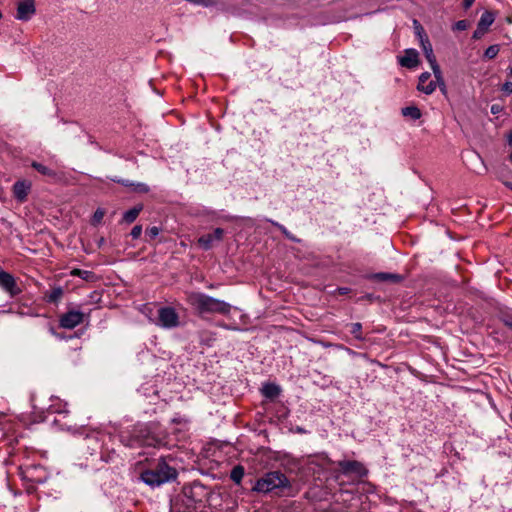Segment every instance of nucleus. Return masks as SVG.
<instances>
[{
	"mask_svg": "<svg viewBox=\"0 0 512 512\" xmlns=\"http://www.w3.org/2000/svg\"><path fill=\"white\" fill-rule=\"evenodd\" d=\"M187 300L199 314L216 313L228 315L232 309L229 303L200 292L190 293Z\"/></svg>",
	"mask_w": 512,
	"mask_h": 512,
	"instance_id": "f257e3e1",
	"label": "nucleus"
},
{
	"mask_svg": "<svg viewBox=\"0 0 512 512\" xmlns=\"http://www.w3.org/2000/svg\"><path fill=\"white\" fill-rule=\"evenodd\" d=\"M176 477V469L170 466L164 459H160L155 465L140 474V479L152 488L171 482Z\"/></svg>",
	"mask_w": 512,
	"mask_h": 512,
	"instance_id": "f03ea898",
	"label": "nucleus"
},
{
	"mask_svg": "<svg viewBox=\"0 0 512 512\" xmlns=\"http://www.w3.org/2000/svg\"><path fill=\"white\" fill-rule=\"evenodd\" d=\"M290 486V482L286 475L279 471L266 473L257 480L254 490L261 493H271L277 490H283Z\"/></svg>",
	"mask_w": 512,
	"mask_h": 512,
	"instance_id": "7ed1b4c3",
	"label": "nucleus"
},
{
	"mask_svg": "<svg viewBox=\"0 0 512 512\" xmlns=\"http://www.w3.org/2000/svg\"><path fill=\"white\" fill-rule=\"evenodd\" d=\"M420 46L423 50V53L425 55V58L430 64V67L433 71L435 79L439 82V87L442 91L446 90V86L444 83L443 75L440 69V66L437 63L436 57L433 52L432 45L430 43V40L428 37H422V42H420Z\"/></svg>",
	"mask_w": 512,
	"mask_h": 512,
	"instance_id": "20e7f679",
	"label": "nucleus"
},
{
	"mask_svg": "<svg viewBox=\"0 0 512 512\" xmlns=\"http://www.w3.org/2000/svg\"><path fill=\"white\" fill-rule=\"evenodd\" d=\"M337 466L341 473L348 477L362 478L368 473L365 466L356 460H341L337 462Z\"/></svg>",
	"mask_w": 512,
	"mask_h": 512,
	"instance_id": "39448f33",
	"label": "nucleus"
},
{
	"mask_svg": "<svg viewBox=\"0 0 512 512\" xmlns=\"http://www.w3.org/2000/svg\"><path fill=\"white\" fill-rule=\"evenodd\" d=\"M156 324L165 329H172L179 325V316L172 307H161L158 310V321Z\"/></svg>",
	"mask_w": 512,
	"mask_h": 512,
	"instance_id": "423d86ee",
	"label": "nucleus"
},
{
	"mask_svg": "<svg viewBox=\"0 0 512 512\" xmlns=\"http://www.w3.org/2000/svg\"><path fill=\"white\" fill-rule=\"evenodd\" d=\"M0 288L9 294L10 297L19 295L22 290L18 286L15 277L0 268Z\"/></svg>",
	"mask_w": 512,
	"mask_h": 512,
	"instance_id": "0eeeda50",
	"label": "nucleus"
},
{
	"mask_svg": "<svg viewBox=\"0 0 512 512\" xmlns=\"http://www.w3.org/2000/svg\"><path fill=\"white\" fill-rule=\"evenodd\" d=\"M120 441L125 446H128V447H136V446H140V445L159 447L164 444L162 442V440L156 439L155 437H152V436H147L143 439H140L139 437H135L133 439L128 440V439H126L124 432H122L120 435Z\"/></svg>",
	"mask_w": 512,
	"mask_h": 512,
	"instance_id": "6e6552de",
	"label": "nucleus"
},
{
	"mask_svg": "<svg viewBox=\"0 0 512 512\" xmlns=\"http://www.w3.org/2000/svg\"><path fill=\"white\" fill-rule=\"evenodd\" d=\"M83 317L82 312L70 310L61 316L59 323L62 328L73 329L83 322Z\"/></svg>",
	"mask_w": 512,
	"mask_h": 512,
	"instance_id": "1a4fd4ad",
	"label": "nucleus"
},
{
	"mask_svg": "<svg viewBox=\"0 0 512 512\" xmlns=\"http://www.w3.org/2000/svg\"><path fill=\"white\" fill-rule=\"evenodd\" d=\"M35 1L23 0L18 3L16 18L21 21H28L35 14Z\"/></svg>",
	"mask_w": 512,
	"mask_h": 512,
	"instance_id": "9d476101",
	"label": "nucleus"
},
{
	"mask_svg": "<svg viewBox=\"0 0 512 512\" xmlns=\"http://www.w3.org/2000/svg\"><path fill=\"white\" fill-rule=\"evenodd\" d=\"M437 85H439V82L437 79L431 80V75L429 72H423L419 76V82L417 85V89L427 95L432 94L435 90Z\"/></svg>",
	"mask_w": 512,
	"mask_h": 512,
	"instance_id": "9b49d317",
	"label": "nucleus"
},
{
	"mask_svg": "<svg viewBox=\"0 0 512 512\" xmlns=\"http://www.w3.org/2000/svg\"><path fill=\"white\" fill-rule=\"evenodd\" d=\"M224 230L221 228H216L212 233L205 234L198 239L199 245L208 250L212 247L215 241H220L223 237Z\"/></svg>",
	"mask_w": 512,
	"mask_h": 512,
	"instance_id": "f8f14e48",
	"label": "nucleus"
},
{
	"mask_svg": "<svg viewBox=\"0 0 512 512\" xmlns=\"http://www.w3.org/2000/svg\"><path fill=\"white\" fill-rule=\"evenodd\" d=\"M418 52L415 49H406L404 55L399 59L401 66L406 68H414L418 65Z\"/></svg>",
	"mask_w": 512,
	"mask_h": 512,
	"instance_id": "ddd939ff",
	"label": "nucleus"
},
{
	"mask_svg": "<svg viewBox=\"0 0 512 512\" xmlns=\"http://www.w3.org/2000/svg\"><path fill=\"white\" fill-rule=\"evenodd\" d=\"M31 184L27 181H17L13 185V194L14 197L19 202H24L27 198V195L30 191Z\"/></svg>",
	"mask_w": 512,
	"mask_h": 512,
	"instance_id": "4468645a",
	"label": "nucleus"
},
{
	"mask_svg": "<svg viewBox=\"0 0 512 512\" xmlns=\"http://www.w3.org/2000/svg\"><path fill=\"white\" fill-rule=\"evenodd\" d=\"M261 391L266 398L273 399L280 395L281 389L274 383H266L263 385Z\"/></svg>",
	"mask_w": 512,
	"mask_h": 512,
	"instance_id": "2eb2a0df",
	"label": "nucleus"
},
{
	"mask_svg": "<svg viewBox=\"0 0 512 512\" xmlns=\"http://www.w3.org/2000/svg\"><path fill=\"white\" fill-rule=\"evenodd\" d=\"M142 210H143L142 204H139V205L129 209L128 211H126L123 214L122 221L125 223H128V224L133 223L137 219V217L139 216V214Z\"/></svg>",
	"mask_w": 512,
	"mask_h": 512,
	"instance_id": "dca6fc26",
	"label": "nucleus"
},
{
	"mask_svg": "<svg viewBox=\"0 0 512 512\" xmlns=\"http://www.w3.org/2000/svg\"><path fill=\"white\" fill-rule=\"evenodd\" d=\"M495 21V14L493 12H490V11H485L479 21H478V26L485 29L486 31H488L489 27L494 23Z\"/></svg>",
	"mask_w": 512,
	"mask_h": 512,
	"instance_id": "f3484780",
	"label": "nucleus"
},
{
	"mask_svg": "<svg viewBox=\"0 0 512 512\" xmlns=\"http://www.w3.org/2000/svg\"><path fill=\"white\" fill-rule=\"evenodd\" d=\"M31 165L34 169H36L39 173H41L44 176H48V177L56 176L55 171H53L52 169H50L49 167H47L41 163L34 161V162H32Z\"/></svg>",
	"mask_w": 512,
	"mask_h": 512,
	"instance_id": "a211bd4d",
	"label": "nucleus"
},
{
	"mask_svg": "<svg viewBox=\"0 0 512 512\" xmlns=\"http://www.w3.org/2000/svg\"><path fill=\"white\" fill-rule=\"evenodd\" d=\"M244 477V468L241 465L235 466L230 474V478L236 484H240Z\"/></svg>",
	"mask_w": 512,
	"mask_h": 512,
	"instance_id": "6ab92c4d",
	"label": "nucleus"
},
{
	"mask_svg": "<svg viewBox=\"0 0 512 512\" xmlns=\"http://www.w3.org/2000/svg\"><path fill=\"white\" fill-rule=\"evenodd\" d=\"M62 295L63 289L61 287H55L46 295V300L49 303H56Z\"/></svg>",
	"mask_w": 512,
	"mask_h": 512,
	"instance_id": "aec40b11",
	"label": "nucleus"
},
{
	"mask_svg": "<svg viewBox=\"0 0 512 512\" xmlns=\"http://www.w3.org/2000/svg\"><path fill=\"white\" fill-rule=\"evenodd\" d=\"M402 114L404 116H409L412 119H418L421 116L420 110L415 106H409L402 109Z\"/></svg>",
	"mask_w": 512,
	"mask_h": 512,
	"instance_id": "412c9836",
	"label": "nucleus"
},
{
	"mask_svg": "<svg viewBox=\"0 0 512 512\" xmlns=\"http://www.w3.org/2000/svg\"><path fill=\"white\" fill-rule=\"evenodd\" d=\"M71 274L73 276H78L84 280H90L91 278L94 277L93 273L91 271H88V270H81V269H74Z\"/></svg>",
	"mask_w": 512,
	"mask_h": 512,
	"instance_id": "4be33fe9",
	"label": "nucleus"
},
{
	"mask_svg": "<svg viewBox=\"0 0 512 512\" xmlns=\"http://www.w3.org/2000/svg\"><path fill=\"white\" fill-rule=\"evenodd\" d=\"M499 45L497 44H494V45H490L484 52V56L488 59H493L495 58L498 53H499Z\"/></svg>",
	"mask_w": 512,
	"mask_h": 512,
	"instance_id": "5701e85b",
	"label": "nucleus"
},
{
	"mask_svg": "<svg viewBox=\"0 0 512 512\" xmlns=\"http://www.w3.org/2000/svg\"><path fill=\"white\" fill-rule=\"evenodd\" d=\"M131 189L136 193H148L150 190L149 186L142 182H134Z\"/></svg>",
	"mask_w": 512,
	"mask_h": 512,
	"instance_id": "b1692460",
	"label": "nucleus"
},
{
	"mask_svg": "<svg viewBox=\"0 0 512 512\" xmlns=\"http://www.w3.org/2000/svg\"><path fill=\"white\" fill-rule=\"evenodd\" d=\"M273 225H275L277 228H279V230L290 240L294 241V242H299V239H297L296 237H294L283 225L277 223V222H273L271 221Z\"/></svg>",
	"mask_w": 512,
	"mask_h": 512,
	"instance_id": "393cba45",
	"label": "nucleus"
},
{
	"mask_svg": "<svg viewBox=\"0 0 512 512\" xmlns=\"http://www.w3.org/2000/svg\"><path fill=\"white\" fill-rule=\"evenodd\" d=\"M413 24H414V28H415V33L419 38V42H422V37H428V36L425 33L421 24L417 20H414Z\"/></svg>",
	"mask_w": 512,
	"mask_h": 512,
	"instance_id": "a878e982",
	"label": "nucleus"
},
{
	"mask_svg": "<svg viewBox=\"0 0 512 512\" xmlns=\"http://www.w3.org/2000/svg\"><path fill=\"white\" fill-rule=\"evenodd\" d=\"M361 330H362V325L361 323H353L351 324V330L350 332L355 336L356 339L358 340H361L362 339V335H361Z\"/></svg>",
	"mask_w": 512,
	"mask_h": 512,
	"instance_id": "bb28decb",
	"label": "nucleus"
},
{
	"mask_svg": "<svg viewBox=\"0 0 512 512\" xmlns=\"http://www.w3.org/2000/svg\"><path fill=\"white\" fill-rule=\"evenodd\" d=\"M469 24L466 20H459L454 23L453 30L454 31H464L468 28Z\"/></svg>",
	"mask_w": 512,
	"mask_h": 512,
	"instance_id": "cd10ccee",
	"label": "nucleus"
},
{
	"mask_svg": "<svg viewBox=\"0 0 512 512\" xmlns=\"http://www.w3.org/2000/svg\"><path fill=\"white\" fill-rule=\"evenodd\" d=\"M377 278L380 279V280H391V281H398L400 279V277L398 275H395V274H390V273H380L377 275Z\"/></svg>",
	"mask_w": 512,
	"mask_h": 512,
	"instance_id": "c85d7f7f",
	"label": "nucleus"
},
{
	"mask_svg": "<svg viewBox=\"0 0 512 512\" xmlns=\"http://www.w3.org/2000/svg\"><path fill=\"white\" fill-rule=\"evenodd\" d=\"M104 214H105V212H104V210H103V209H100V208H99V209H97V210L94 212V215H93V219H92L93 223H94V224L100 223V222H101V220H102V219H103V217H104Z\"/></svg>",
	"mask_w": 512,
	"mask_h": 512,
	"instance_id": "c756f323",
	"label": "nucleus"
},
{
	"mask_svg": "<svg viewBox=\"0 0 512 512\" xmlns=\"http://www.w3.org/2000/svg\"><path fill=\"white\" fill-rule=\"evenodd\" d=\"M131 236L133 239H138L141 234H142V226L141 225H136L132 228L131 230Z\"/></svg>",
	"mask_w": 512,
	"mask_h": 512,
	"instance_id": "7c9ffc66",
	"label": "nucleus"
},
{
	"mask_svg": "<svg viewBox=\"0 0 512 512\" xmlns=\"http://www.w3.org/2000/svg\"><path fill=\"white\" fill-rule=\"evenodd\" d=\"M487 31L477 25L476 30L473 32L472 38L473 39H480L482 38Z\"/></svg>",
	"mask_w": 512,
	"mask_h": 512,
	"instance_id": "2f4dec72",
	"label": "nucleus"
},
{
	"mask_svg": "<svg viewBox=\"0 0 512 512\" xmlns=\"http://www.w3.org/2000/svg\"><path fill=\"white\" fill-rule=\"evenodd\" d=\"M66 403H64L63 405H59V407H56L55 405H51L49 407V410L52 412V413H65L66 412Z\"/></svg>",
	"mask_w": 512,
	"mask_h": 512,
	"instance_id": "473e14b6",
	"label": "nucleus"
},
{
	"mask_svg": "<svg viewBox=\"0 0 512 512\" xmlns=\"http://www.w3.org/2000/svg\"><path fill=\"white\" fill-rule=\"evenodd\" d=\"M111 180L113 182L122 184L123 186H126V187H131L132 188V185H134V182H132V181L121 179V178H117V177L111 178Z\"/></svg>",
	"mask_w": 512,
	"mask_h": 512,
	"instance_id": "72a5a7b5",
	"label": "nucleus"
},
{
	"mask_svg": "<svg viewBox=\"0 0 512 512\" xmlns=\"http://www.w3.org/2000/svg\"><path fill=\"white\" fill-rule=\"evenodd\" d=\"M160 229L156 226L147 229L148 236L153 239L159 235Z\"/></svg>",
	"mask_w": 512,
	"mask_h": 512,
	"instance_id": "f704fd0d",
	"label": "nucleus"
},
{
	"mask_svg": "<svg viewBox=\"0 0 512 512\" xmlns=\"http://www.w3.org/2000/svg\"><path fill=\"white\" fill-rule=\"evenodd\" d=\"M501 319L507 327L512 329V314H503Z\"/></svg>",
	"mask_w": 512,
	"mask_h": 512,
	"instance_id": "c9c22d12",
	"label": "nucleus"
},
{
	"mask_svg": "<svg viewBox=\"0 0 512 512\" xmlns=\"http://www.w3.org/2000/svg\"><path fill=\"white\" fill-rule=\"evenodd\" d=\"M502 91L505 92L506 94H511L512 93V82L506 81L502 85Z\"/></svg>",
	"mask_w": 512,
	"mask_h": 512,
	"instance_id": "e433bc0d",
	"label": "nucleus"
},
{
	"mask_svg": "<svg viewBox=\"0 0 512 512\" xmlns=\"http://www.w3.org/2000/svg\"><path fill=\"white\" fill-rule=\"evenodd\" d=\"M474 2L475 0H463L464 9H469Z\"/></svg>",
	"mask_w": 512,
	"mask_h": 512,
	"instance_id": "4c0bfd02",
	"label": "nucleus"
},
{
	"mask_svg": "<svg viewBox=\"0 0 512 512\" xmlns=\"http://www.w3.org/2000/svg\"><path fill=\"white\" fill-rule=\"evenodd\" d=\"M508 143L512 145V132L508 134L507 136Z\"/></svg>",
	"mask_w": 512,
	"mask_h": 512,
	"instance_id": "58836bf2",
	"label": "nucleus"
},
{
	"mask_svg": "<svg viewBox=\"0 0 512 512\" xmlns=\"http://www.w3.org/2000/svg\"><path fill=\"white\" fill-rule=\"evenodd\" d=\"M339 291H340L341 294H346L348 292V289L347 288H340Z\"/></svg>",
	"mask_w": 512,
	"mask_h": 512,
	"instance_id": "ea45409f",
	"label": "nucleus"
},
{
	"mask_svg": "<svg viewBox=\"0 0 512 512\" xmlns=\"http://www.w3.org/2000/svg\"><path fill=\"white\" fill-rule=\"evenodd\" d=\"M505 186H507L508 188H510L512 190V183L510 182H504Z\"/></svg>",
	"mask_w": 512,
	"mask_h": 512,
	"instance_id": "a19ab883",
	"label": "nucleus"
},
{
	"mask_svg": "<svg viewBox=\"0 0 512 512\" xmlns=\"http://www.w3.org/2000/svg\"><path fill=\"white\" fill-rule=\"evenodd\" d=\"M491 111H492V113H496V112H497V108H496V106H495V105H493V106L491 107Z\"/></svg>",
	"mask_w": 512,
	"mask_h": 512,
	"instance_id": "79ce46f5",
	"label": "nucleus"
},
{
	"mask_svg": "<svg viewBox=\"0 0 512 512\" xmlns=\"http://www.w3.org/2000/svg\"><path fill=\"white\" fill-rule=\"evenodd\" d=\"M103 243H104V239H103V238H101V239H100V242H99V245H102Z\"/></svg>",
	"mask_w": 512,
	"mask_h": 512,
	"instance_id": "37998d69",
	"label": "nucleus"
},
{
	"mask_svg": "<svg viewBox=\"0 0 512 512\" xmlns=\"http://www.w3.org/2000/svg\"><path fill=\"white\" fill-rule=\"evenodd\" d=\"M222 327H224L225 329H230V327L228 325H221Z\"/></svg>",
	"mask_w": 512,
	"mask_h": 512,
	"instance_id": "c03bdc74",
	"label": "nucleus"
},
{
	"mask_svg": "<svg viewBox=\"0 0 512 512\" xmlns=\"http://www.w3.org/2000/svg\"><path fill=\"white\" fill-rule=\"evenodd\" d=\"M509 160L512 162V153L509 155Z\"/></svg>",
	"mask_w": 512,
	"mask_h": 512,
	"instance_id": "a18cd8bd",
	"label": "nucleus"
},
{
	"mask_svg": "<svg viewBox=\"0 0 512 512\" xmlns=\"http://www.w3.org/2000/svg\"><path fill=\"white\" fill-rule=\"evenodd\" d=\"M510 74L512 75V65H511V68H510Z\"/></svg>",
	"mask_w": 512,
	"mask_h": 512,
	"instance_id": "49530a36",
	"label": "nucleus"
}]
</instances>
